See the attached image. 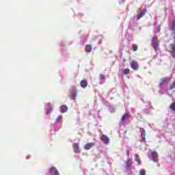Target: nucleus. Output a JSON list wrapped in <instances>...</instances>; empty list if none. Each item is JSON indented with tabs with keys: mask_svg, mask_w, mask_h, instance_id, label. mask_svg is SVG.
Listing matches in <instances>:
<instances>
[{
	"mask_svg": "<svg viewBox=\"0 0 175 175\" xmlns=\"http://www.w3.org/2000/svg\"><path fill=\"white\" fill-rule=\"evenodd\" d=\"M59 121H62V116H58L57 118L55 120V122H59Z\"/></svg>",
	"mask_w": 175,
	"mask_h": 175,
	"instance_id": "20",
	"label": "nucleus"
},
{
	"mask_svg": "<svg viewBox=\"0 0 175 175\" xmlns=\"http://www.w3.org/2000/svg\"><path fill=\"white\" fill-rule=\"evenodd\" d=\"M169 51L171 53V55L173 57V58H175V45L171 44L170 46V50Z\"/></svg>",
	"mask_w": 175,
	"mask_h": 175,
	"instance_id": "4",
	"label": "nucleus"
},
{
	"mask_svg": "<svg viewBox=\"0 0 175 175\" xmlns=\"http://www.w3.org/2000/svg\"><path fill=\"white\" fill-rule=\"evenodd\" d=\"M87 85H88V84L85 81H81V86L82 87V88H87Z\"/></svg>",
	"mask_w": 175,
	"mask_h": 175,
	"instance_id": "14",
	"label": "nucleus"
},
{
	"mask_svg": "<svg viewBox=\"0 0 175 175\" xmlns=\"http://www.w3.org/2000/svg\"><path fill=\"white\" fill-rule=\"evenodd\" d=\"M168 81H169V79L167 78L161 79V80L160 81V87H162V85H163V84H166V83H167Z\"/></svg>",
	"mask_w": 175,
	"mask_h": 175,
	"instance_id": "11",
	"label": "nucleus"
},
{
	"mask_svg": "<svg viewBox=\"0 0 175 175\" xmlns=\"http://www.w3.org/2000/svg\"><path fill=\"white\" fill-rule=\"evenodd\" d=\"M129 117V114L125 113L124 115L122 116L121 120L122 121H125L126 120H128V118Z\"/></svg>",
	"mask_w": 175,
	"mask_h": 175,
	"instance_id": "16",
	"label": "nucleus"
},
{
	"mask_svg": "<svg viewBox=\"0 0 175 175\" xmlns=\"http://www.w3.org/2000/svg\"><path fill=\"white\" fill-rule=\"evenodd\" d=\"M51 110H53V109L51 108V104L48 103V107L46 109V114H49V113H51Z\"/></svg>",
	"mask_w": 175,
	"mask_h": 175,
	"instance_id": "15",
	"label": "nucleus"
},
{
	"mask_svg": "<svg viewBox=\"0 0 175 175\" xmlns=\"http://www.w3.org/2000/svg\"><path fill=\"white\" fill-rule=\"evenodd\" d=\"M160 31H161V26H158L157 32H160Z\"/></svg>",
	"mask_w": 175,
	"mask_h": 175,
	"instance_id": "28",
	"label": "nucleus"
},
{
	"mask_svg": "<svg viewBox=\"0 0 175 175\" xmlns=\"http://www.w3.org/2000/svg\"><path fill=\"white\" fill-rule=\"evenodd\" d=\"M170 109L172 110V111H175V102L172 103L170 106Z\"/></svg>",
	"mask_w": 175,
	"mask_h": 175,
	"instance_id": "18",
	"label": "nucleus"
},
{
	"mask_svg": "<svg viewBox=\"0 0 175 175\" xmlns=\"http://www.w3.org/2000/svg\"><path fill=\"white\" fill-rule=\"evenodd\" d=\"M131 165H132V160L128 159L126 161L127 167H129L131 166Z\"/></svg>",
	"mask_w": 175,
	"mask_h": 175,
	"instance_id": "19",
	"label": "nucleus"
},
{
	"mask_svg": "<svg viewBox=\"0 0 175 175\" xmlns=\"http://www.w3.org/2000/svg\"><path fill=\"white\" fill-rule=\"evenodd\" d=\"M140 132L142 133V137L144 142H146V131L144 129H140Z\"/></svg>",
	"mask_w": 175,
	"mask_h": 175,
	"instance_id": "9",
	"label": "nucleus"
},
{
	"mask_svg": "<svg viewBox=\"0 0 175 175\" xmlns=\"http://www.w3.org/2000/svg\"><path fill=\"white\" fill-rule=\"evenodd\" d=\"M135 161H136L137 163H139V156L135 155Z\"/></svg>",
	"mask_w": 175,
	"mask_h": 175,
	"instance_id": "24",
	"label": "nucleus"
},
{
	"mask_svg": "<svg viewBox=\"0 0 175 175\" xmlns=\"http://www.w3.org/2000/svg\"><path fill=\"white\" fill-rule=\"evenodd\" d=\"M86 51H88V53H91V51H92V46L91 45H87Z\"/></svg>",
	"mask_w": 175,
	"mask_h": 175,
	"instance_id": "17",
	"label": "nucleus"
},
{
	"mask_svg": "<svg viewBox=\"0 0 175 175\" xmlns=\"http://www.w3.org/2000/svg\"><path fill=\"white\" fill-rule=\"evenodd\" d=\"M129 72H130L129 69L126 68L124 70L123 73L124 75H129Z\"/></svg>",
	"mask_w": 175,
	"mask_h": 175,
	"instance_id": "21",
	"label": "nucleus"
},
{
	"mask_svg": "<svg viewBox=\"0 0 175 175\" xmlns=\"http://www.w3.org/2000/svg\"><path fill=\"white\" fill-rule=\"evenodd\" d=\"M152 155V160L153 162H157L158 161V153L155 151H153L151 152Z\"/></svg>",
	"mask_w": 175,
	"mask_h": 175,
	"instance_id": "3",
	"label": "nucleus"
},
{
	"mask_svg": "<svg viewBox=\"0 0 175 175\" xmlns=\"http://www.w3.org/2000/svg\"><path fill=\"white\" fill-rule=\"evenodd\" d=\"M172 29L174 30V33H175V21L172 22Z\"/></svg>",
	"mask_w": 175,
	"mask_h": 175,
	"instance_id": "25",
	"label": "nucleus"
},
{
	"mask_svg": "<svg viewBox=\"0 0 175 175\" xmlns=\"http://www.w3.org/2000/svg\"><path fill=\"white\" fill-rule=\"evenodd\" d=\"M101 139L105 142V144H109L110 143V138L105 135H103Z\"/></svg>",
	"mask_w": 175,
	"mask_h": 175,
	"instance_id": "6",
	"label": "nucleus"
},
{
	"mask_svg": "<svg viewBox=\"0 0 175 175\" xmlns=\"http://www.w3.org/2000/svg\"><path fill=\"white\" fill-rule=\"evenodd\" d=\"M130 65L133 70H137V69H139V63L135 60L132 61Z\"/></svg>",
	"mask_w": 175,
	"mask_h": 175,
	"instance_id": "2",
	"label": "nucleus"
},
{
	"mask_svg": "<svg viewBox=\"0 0 175 175\" xmlns=\"http://www.w3.org/2000/svg\"><path fill=\"white\" fill-rule=\"evenodd\" d=\"M134 51H137V45H133Z\"/></svg>",
	"mask_w": 175,
	"mask_h": 175,
	"instance_id": "26",
	"label": "nucleus"
},
{
	"mask_svg": "<svg viewBox=\"0 0 175 175\" xmlns=\"http://www.w3.org/2000/svg\"><path fill=\"white\" fill-rule=\"evenodd\" d=\"M74 152L78 154L80 152V149L79 148V144H74Z\"/></svg>",
	"mask_w": 175,
	"mask_h": 175,
	"instance_id": "12",
	"label": "nucleus"
},
{
	"mask_svg": "<svg viewBox=\"0 0 175 175\" xmlns=\"http://www.w3.org/2000/svg\"><path fill=\"white\" fill-rule=\"evenodd\" d=\"M139 174H140V175H146V170H141L139 171Z\"/></svg>",
	"mask_w": 175,
	"mask_h": 175,
	"instance_id": "22",
	"label": "nucleus"
},
{
	"mask_svg": "<svg viewBox=\"0 0 175 175\" xmlns=\"http://www.w3.org/2000/svg\"><path fill=\"white\" fill-rule=\"evenodd\" d=\"M103 79H105V75H100V80H103Z\"/></svg>",
	"mask_w": 175,
	"mask_h": 175,
	"instance_id": "27",
	"label": "nucleus"
},
{
	"mask_svg": "<svg viewBox=\"0 0 175 175\" xmlns=\"http://www.w3.org/2000/svg\"><path fill=\"white\" fill-rule=\"evenodd\" d=\"M71 96H72V99H73L74 100H76V97L77 96V92L76 91V89H74L71 92Z\"/></svg>",
	"mask_w": 175,
	"mask_h": 175,
	"instance_id": "8",
	"label": "nucleus"
},
{
	"mask_svg": "<svg viewBox=\"0 0 175 175\" xmlns=\"http://www.w3.org/2000/svg\"><path fill=\"white\" fill-rule=\"evenodd\" d=\"M61 113H66L68 111V107L66 105H62L60 107Z\"/></svg>",
	"mask_w": 175,
	"mask_h": 175,
	"instance_id": "13",
	"label": "nucleus"
},
{
	"mask_svg": "<svg viewBox=\"0 0 175 175\" xmlns=\"http://www.w3.org/2000/svg\"><path fill=\"white\" fill-rule=\"evenodd\" d=\"M49 173L52 175H59V173L58 172V170H57V169H55V167H51L49 169Z\"/></svg>",
	"mask_w": 175,
	"mask_h": 175,
	"instance_id": "5",
	"label": "nucleus"
},
{
	"mask_svg": "<svg viewBox=\"0 0 175 175\" xmlns=\"http://www.w3.org/2000/svg\"><path fill=\"white\" fill-rule=\"evenodd\" d=\"M94 146V142H90L85 145L84 148L85 150H91L92 147Z\"/></svg>",
	"mask_w": 175,
	"mask_h": 175,
	"instance_id": "7",
	"label": "nucleus"
},
{
	"mask_svg": "<svg viewBox=\"0 0 175 175\" xmlns=\"http://www.w3.org/2000/svg\"><path fill=\"white\" fill-rule=\"evenodd\" d=\"M146 13H147V10H144V11L140 12L137 16V20H140V18H142V17H143Z\"/></svg>",
	"mask_w": 175,
	"mask_h": 175,
	"instance_id": "10",
	"label": "nucleus"
},
{
	"mask_svg": "<svg viewBox=\"0 0 175 175\" xmlns=\"http://www.w3.org/2000/svg\"><path fill=\"white\" fill-rule=\"evenodd\" d=\"M152 45L154 50L158 51V49H159V41L158 40V37L154 36L152 38Z\"/></svg>",
	"mask_w": 175,
	"mask_h": 175,
	"instance_id": "1",
	"label": "nucleus"
},
{
	"mask_svg": "<svg viewBox=\"0 0 175 175\" xmlns=\"http://www.w3.org/2000/svg\"><path fill=\"white\" fill-rule=\"evenodd\" d=\"M174 88H175V83H173L171 85V86H170V90H174Z\"/></svg>",
	"mask_w": 175,
	"mask_h": 175,
	"instance_id": "23",
	"label": "nucleus"
}]
</instances>
